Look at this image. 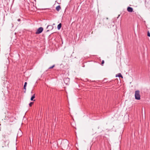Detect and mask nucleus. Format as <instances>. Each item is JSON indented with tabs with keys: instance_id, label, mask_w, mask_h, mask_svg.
Segmentation results:
<instances>
[{
	"instance_id": "9",
	"label": "nucleus",
	"mask_w": 150,
	"mask_h": 150,
	"mask_svg": "<svg viewBox=\"0 0 150 150\" xmlns=\"http://www.w3.org/2000/svg\"><path fill=\"white\" fill-rule=\"evenodd\" d=\"M35 98V94H34L33 95V96L31 97L30 98V100H33L35 101V100H33V99H34Z\"/></svg>"
},
{
	"instance_id": "10",
	"label": "nucleus",
	"mask_w": 150,
	"mask_h": 150,
	"mask_svg": "<svg viewBox=\"0 0 150 150\" xmlns=\"http://www.w3.org/2000/svg\"><path fill=\"white\" fill-rule=\"evenodd\" d=\"M116 77H121L122 78H123V76H122V75L120 73H118V74H117V75H116Z\"/></svg>"
},
{
	"instance_id": "13",
	"label": "nucleus",
	"mask_w": 150,
	"mask_h": 150,
	"mask_svg": "<svg viewBox=\"0 0 150 150\" xmlns=\"http://www.w3.org/2000/svg\"><path fill=\"white\" fill-rule=\"evenodd\" d=\"M147 36H148V37H150V33L149 32V31H148V33H147Z\"/></svg>"
},
{
	"instance_id": "16",
	"label": "nucleus",
	"mask_w": 150,
	"mask_h": 150,
	"mask_svg": "<svg viewBox=\"0 0 150 150\" xmlns=\"http://www.w3.org/2000/svg\"><path fill=\"white\" fill-rule=\"evenodd\" d=\"M3 136L4 137V138H5V136H4V135Z\"/></svg>"
},
{
	"instance_id": "12",
	"label": "nucleus",
	"mask_w": 150,
	"mask_h": 150,
	"mask_svg": "<svg viewBox=\"0 0 150 150\" xmlns=\"http://www.w3.org/2000/svg\"><path fill=\"white\" fill-rule=\"evenodd\" d=\"M33 102H30L29 104V105L30 106H31L32 105H33Z\"/></svg>"
},
{
	"instance_id": "2",
	"label": "nucleus",
	"mask_w": 150,
	"mask_h": 150,
	"mask_svg": "<svg viewBox=\"0 0 150 150\" xmlns=\"http://www.w3.org/2000/svg\"><path fill=\"white\" fill-rule=\"evenodd\" d=\"M135 98L136 100H139L140 99V92L139 90L135 91Z\"/></svg>"
},
{
	"instance_id": "14",
	"label": "nucleus",
	"mask_w": 150,
	"mask_h": 150,
	"mask_svg": "<svg viewBox=\"0 0 150 150\" xmlns=\"http://www.w3.org/2000/svg\"><path fill=\"white\" fill-rule=\"evenodd\" d=\"M104 63V60H103V61H102V63H101V64H103Z\"/></svg>"
},
{
	"instance_id": "7",
	"label": "nucleus",
	"mask_w": 150,
	"mask_h": 150,
	"mask_svg": "<svg viewBox=\"0 0 150 150\" xmlns=\"http://www.w3.org/2000/svg\"><path fill=\"white\" fill-rule=\"evenodd\" d=\"M62 27V24L61 23H60L59 24L57 27V28L58 30H59L61 27Z\"/></svg>"
},
{
	"instance_id": "8",
	"label": "nucleus",
	"mask_w": 150,
	"mask_h": 150,
	"mask_svg": "<svg viewBox=\"0 0 150 150\" xmlns=\"http://www.w3.org/2000/svg\"><path fill=\"white\" fill-rule=\"evenodd\" d=\"M61 8L60 7V6L59 5L57 6L56 8V10L57 11H59V10L61 9Z\"/></svg>"
},
{
	"instance_id": "6",
	"label": "nucleus",
	"mask_w": 150,
	"mask_h": 150,
	"mask_svg": "<svg viewBox=\"0 0 150 150\" xmlns=\"http://www.w3.org/2000/svg\"><path fill=\"white\" fill-rule=\"evenodd\" d=\"M27 84V83L26 82H25V83H24V85L23 88H24V89L25 90V91H24V92L25 93V92H26V86Z\"/></svg>"
},
{
	"instance_id": "3",
	"label": "nucleus",
	"mask_w": 150,
	"mask_h": 150,
	"mask_svg": "<svg viewBox=\"0 0 150 150\" xmlns=\"http://www.w3.org/2000/svg\"><path fill=\"white\" fill-rule=\"evenodd\" d=\"M43 28L42 27H40L37 30L35 34H38L41 33L43 30Z\"/></svg>"
},
{
	"instance_id": "4",
	"label": "nucleus",
	"mask_w": 150,
	"mask_h": 150,
	"mask_svg": "<svg viewBox=\"0 0 150 150\" xmlns=\"http://www.w3.org/2000/svg\"><path fill=\"white\" fill-rule=\"evenodd\" d=\"M64 83L66 85H68L69 83L70 79L68 78H65L63 79Z\"/></svg>"
},
{
	"instance_id": "11",
	"label": "nucleus",
	"mask_w": 150,
	"mask_h": 150,
	"mask_svg": "<svg viewBox=\"0 0 150 150\" xmlns=\"http://www.w3.org/2000/svg\"><path fill=\"white\" fill-rule=\"evenodd\" d=\"M54 66H55V65L54 64V65H53L52 66L49 67V69H51L53 68Z\"/></svg>"
},
{
	"instance_id": "15",
	"label": "nucleus",
	"mask_w": 150,
	"mask_h": 150,
	"mask_svg": "<svg viewBox=\"0 0 150 150\" xmlns=\"http://www.w3.org/2000/svg\"><path fill=\"white\" fill-rule=\"evenodd\" d=\"M18 21H21V19H18Z\"/></svg>"
},
{
	"instance_id": "1",
	"label": "nucleus",
	"mask_w": 150,
	"mask_h": 150,
	"mask_svg": "<svg viewBox=\"0 0 150 150\" xmlns=\"http://www.w3.org/2000/svg\"><path fill=\"white\" fill-rule=\"evenodd\" d=\"M69 142L67 140H64L62 141L61 146L62 149L64 150H67L68 149H69Z\"/></svg>"
},
{
	"instance_id": "5",
	"label": "nucleus",
	"mask_w": 150,
	"mask_h": 150,
	"mask_svg": "<svg viewBox=\"0 0 150 150\" xmlns=\"http://www.w3.org/2000/svg\"><path fill=\"white\" fill-rule=\"evenodd\" d=\"M133 10V8L131 7H128L127 8V10L129 12H132Z\"/></svg>"
}]
</instances>
